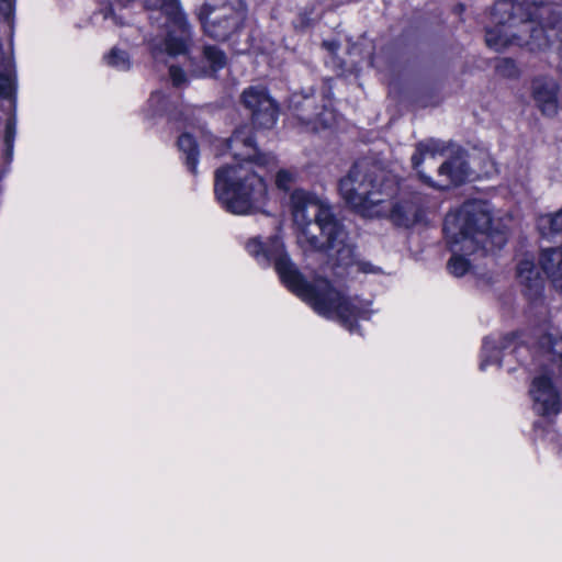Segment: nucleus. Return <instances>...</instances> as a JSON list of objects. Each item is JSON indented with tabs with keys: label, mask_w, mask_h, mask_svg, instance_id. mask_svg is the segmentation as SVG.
I'll return each instance as SVG.
<instances>
[{
	"label": "nucleus",
	"mask_w": 562,
	"mask_h": 562,
	"mask_svg": "<svg viewBox=\"0 0 562 562\" xmlns=\"http://www.w3.org/2000/svg\"><path fill=\"white\" fill-rule=\"evenodd\" d=\"M342 199L364 216H384L393 224L411 227L423 220L424 210L419 198L402 195L395 176L376 166L356 164L340 180Z\"/></svg>",
	"instance_id": "1"
},
{
	"label": "nucleus",
	"mask_w": 562,
	"mask_h": 562,
	"mask_svg": "<svg viewBox=\"0 0 562 562\" xmlns=\"http://www.w3.org/2000/svg\"><path fill=\"white\" fill-rule=\"evenodd\" d=\"M443 231L452 252L448 270L456 277L464 276L477 258L505 244L504 228L485 201H468L447 214Z\"/></svg>",
	"instance_id": "2"
},
{
	"label": "nucleus",
	"mask_w": 562,
	"mask_h": 562,
	"mask_svg": "<svg viewBox=\"0 0 562 562\" xmlns=\"http://www.w3.org/2000/svg\"><path fill=\"white\" fill-rule=\"evenodd\" d=\"M282 248L279 238L272 239L270 246H265L257 238L247 244L250 255L255 257L261 255L266 260L273 258L276 270L282 282L297 296L308 302L318 314L336 316L345 324L366 317L364 310L355 301L344 297L326 279H316L313 284L307 283L288 255L283 254Z\"/></svg>",
	"instance_id": "3"
},
{
	"label": "nucleus",
	"mask_w": 562,
	"mask_h": 562,
	"mask_svg": "<svg viewBox=\"0 0 562 562\" xmlns=\"http://www.w3.org/2000/svg\"><path fill=\"white\" fill-rule=\"evenodd\" d=\"M492 14L496 25L486 31L485 41L487 46L496 52L513 45H531L532 48H540L547 43L544 26H553L557 23L555 7L536 0L498 1Z\"/></svg>",
	"instance_id": "4"
},
{
	"label": "nucleus",
	"mask_w": 562,
	"mask_h": 562,
	"mask_svg": "<svg viewBox=\"0 0 562 562\" xmlns=\"http://www.w3.org/2000/svg\"><path fill=\"white\" fill-rule=\"evenodd\" d=\"M292 216L297 227L299 243L311 249L327 250L338 266L355 262L353 249L346 243L347 234L324 201L302 190L291 195Z\"/></svg>",
	"instance_id": "5"
},
{
	"label": "nucleus",
	"mask_w": 562,
	"mask_h": 562,
	"mask_svg": "<svg viewBox=\"0 0 562 562\" xmlns=\"http://www.w3.org/2000/svg\"><path fill=\"white\" fill-rule=\"evenodd\" d=\"M215 194L229 212L248 214L259 210L267 186L250 164H237L216 170Z\"/></svg>",
	"instance_id": "6"
},
{
	"label": "nucleus",
	"mask_w": 562,
	"mask_h": 562,
	"mask_svg": "<svg viewBox=\"0 0 562 562\" xmlns=\"http://www.w3.org/2000/svg\"><path fill=\"white\" fill-rule=\"evenodd\" d=\"M445 151V144L438 139L431 138L419 142L412 156L413 168L417 170L423 182L438 190H446L452 186L461 184L468 178L470 170L464 156L457 154L439 166L436 179L428 177L420 168L422 164L427 160H432L437 156H443Z\"/></svg>",
	"instance_id": "7"
},
{
	"label": "nucleus",
	"mask_w": 562,
	"mask_h": 562,
	"mask_svg": "<svg viewBox=\"0 0 562 562\" xmlns=\"http://www.w3.org/2000/svg\"><path fill=\"white\" fill-rule=\"evenodd\" d=\"M198 18L207 36L225 41L241 27L246 19V7L241 0L205 3L199 9Z\"/></svg>",
	"instance_id": "8"
},
{
	"label": "nucleus",
	"mask_w": 562,
	"mask_h": 562,
	"mask_svg": "<svg viewBox=\"0 0 562 562\" xmlns=\"http://www.w3.org/2000/svg\"><path fill=\"white\" fill-rule=\"evenodd\" d=\"M241 102L251 113L254 124L270 128L278 117V105L262 87H249L241 94Z\"/></svg>",
	"instance_id": "9"
},
{
	"label": "nucleus",
	"mask_w": 562,
	"mask_h": 562,
	"mask_svg": "<svg viewBox=\"0 0 562 562\" xmlns=\"http://www.w3.org/2000/svg\"><path fill=\"white\" fill-rule=\"evenodd\" d=\"M228 147L233 151L235 158L241 160H255L260 166H266L274 162V157L268 154H258L252 136L251 130L247 126L235 131L228 142Z\"/></svg>",
	"instance_id": "10"
},
{
	"label": "nucleus",
	"mask_w": 562,
	"mask_h": 562,
	"mask_svg": "<svg viewBox=\"0 0 562 562\" xmlns=\"http://www.w3.org/2000/svg\"><path fill=\"white\" fill-rule=\"evenodd\" d=\"M535 409L541 415L555 414L559 411V395L548 376L536 378L530 390Z\"/></svg>",
	"instance_id": "11"
},
{
	"label": "nucleus",
	"mask_w": 562,
	"mask_h": 562,
	"mask_svg": "<svg viewBox=\"0 0 562 562\" xmlns=\"http://www.w3.org/2000/svg\"><path fill=\"white\" fill-rule=\"evenodd\" d=\"M533 98L542 113L553 115L558 110V86L552 79H536L532 85Z\"/></svg>",
	"instance_id": "12"
},
{
	"label": "nucleus",
	"mask_w": 562,
	"mask_h": 562,
	"mask_svg": "<svg viewBox=\"0 0 562 562\" xmlns=\"http://www.w3.org/2000/svg\"><path fill=\"white\" fill-rule=\"evenodd\" d=\"M517 278L524 293L530 300L538 297L543 289V281L532 260L522 259L517 266Z\"/></svg>",
	"instance_id": "13"
},
{
	"label": "nucleus",
	"mask_w": 562,
	"mask_h": 562,
	"mask_svg": "<svg viewBox=\"0 0 562 562\" xmlns=\"http://www.w3.org/2000/svg\"><path fill=\"white\" fill-rule=\"evenodd\" d=\"M539 263L551 284L562 291V248H544Z\"/></svg>",
	"instance_id": "14"
},
{
	"label": "nucleus",
	"mask_w": 562,
	"mask_h": 562,
	"mask_svg": "<svg viewBox=\"0 0 562 562\" xmlns=\"http://www.w3.org/2000/svg\"><path fill=\"white\" fill-rule=\"evenodd\" d=\"M14 91L15 78L11 43H8L4 49L0 42V97L11 98Z\"/></svg>",
	"instance_id": "15"
},
{
	"label": "nucleus",
	"mask_w": 562,
	"mask_h": 562,
	"mask_svg": "<svg viewBox=\"0 0 562 562\" xmlns=\"http://www.w3.org/2000/svg\"><path fill=\"white\" fill-rule=\"evenodd\" d=\"M203 61L209 65L207 68H194L193 74L203 76L222 69L226 65V55L217 46L206 45L203 47Z\"/></svg>",
	"instance_id": "16"
},
{
	"label": "nucleus",
	"mask_w": 562,
	"mask_h": 562,
	"mask_svg": "<svg viewBox=\"0 0 562 562\" xmlns=\"http://www.w3.org/2000/svg\"><path fill=\"white\" fill-rule=\"evenodd\" d=\"M540 234L547 238L562 237V209L554 214H546L538 218Z\"/></svg>",
	"instance_id": "17"
},
{
	"label": "nucleus",
	"mask_w": 562,
	"mask_h": 562,
	"mask_svg": "<svg viewBox=\"0 0 562 562\" xmlns=\"http://www.w3.org/2000/svg\"><path fill=\"white\" fill-rule=\"evenodd\" d=\"M178 146L186 155V164L192 173L196 172L198 148L194 138L190 134H183L179 137Z\"/></svg>",
	"instance_id": "18"
},
{
	"label": "nucleus",
	"mask_w": 562,
	"mask_h": 562,
	"mask_svg": "<svg viewBox=\"0 0 562 562\" xmlns=\"http://www.w3.org/2000/svg\"><path fill=\"white\" fill-rule=\"evenodd\" d=\"M301 120L306 126H311V130L318 131L330 127L336 121V114L329 109H323L315 117L304 115Z\"/></svg>",
	"instance_id": "19"
},
{
	"label": "nucleus",
	"mask_w": 562,
	"mask_h": 562,
	"mask_svg": "<svg viewBox=\"0 0 562 562\" xmlns=\"http://www.w3.org/2000/svg\"><path fill=\"white\" fill-rule=\"evenodd\" d=\"M108 65L117 68L119 70H126L130 68L128 55L120 49H112L106 56Z\"/></svg>",
	"instance_id": "20"
},
{
	"label": "nucleus",
	"mask_w": 562,
	"mask_h": 562,
	"mask_svg": "<svg viewBox=\"0 0 562 562\" xmlns=\"http://www.w3.org/2000/svg\"><path fill=\"white\" fill-rule=\"evenodd\" d=\"M495 69L497 74L505 78H514L518 76V68L516 64L508 58H504L497 61Z\"/></svg>",
	"instance_id": "21"
},
{
	"label": "nucleus",
	"mask_w": 562,
	"mask_h": 562,
	"mask_svg": "<svg viewBox=\"0 0 562 562\" xmlns=\"http://www.w3.org/2000/svg\"><path fill=\"white\" fill-rule=\"evenodd\" d=\"M295 176L294 173L288 170H280L276 177V184L279 189L288 191L291 189L294 182Z\"/></svg>",
	"instance_id": "22"
},
{
	"label": "nucleus",
	"mask_w": 562,
	"mask_h": 562,
	"mask_svg": "<svg viewBox=\"0 0 562 562\" xmlns=\"http://www.w3.org/2000/svg\"><path fill=\"white\" fill-rule=\"evenodd\" d=\"M15 136V122L10 120L5 127L4 144L7 147V154L11 155L13 148V140Z\"/></svg>",
	"instance_id": "23"
},
{
	"label": "nucleus",
	"mask_w": 562,
	"mask_h": 562,
	"mask_svg": "<svg viewBox=\"0 0 562 562\" xmlns=\"http://www.w3.org/2000/svg\"><path fill=\"white\" fill-rule=\"evenodd\" d=\"M169 75L173 86L176 87H179L187 81L184 71L177 66H170Z\"/></svg>",
	"instance_id": "24"
},
{
	"label": "nucleus",
	"mask_w": 562,
	"mask_h": 562,
	"mask_svg": "<svg viewBox=\"0 0 562 562\" xmlns=\"http://www.w3.org/2000/svg\"><path fill=\"white\" fill-rule=\"evenodd\" d=\"M1 9L3 10L5 16L9 18L13 10V0H2Z\"/></svg>",
	"instance_id": "25"
},
{
	"label": "nucleus",
	"mask_w": 562,
	"mask_h": 562,
	"mask_svg": "<svg viewBox=\"0 0 562 562\" xmlns=\"http://www.w3.org/2000/svg\"><path fill=\"white\" fill-rule=\"evenodd\" d=\"M158 98H160V94L153 95L151 101H154L155 99H158Z\"/></svg>",
	"instance_id": "26"
},
{
	"label": "nucleus",
	"mask_w": 562,
	"mask_h": 562,
	"mask_svg": "<svg viewBox=\"0 0 562 562\" xmlns=\"http://www.w3.org/2000/svg\"><path fill=\"white\" fill-rule=\"evenodd\" d=\"M484 367H485V362L483 361V362L481 363V369L483 370V369H484Z\"/></svg>",
	"instance_id": "27"
}]
</instances>
